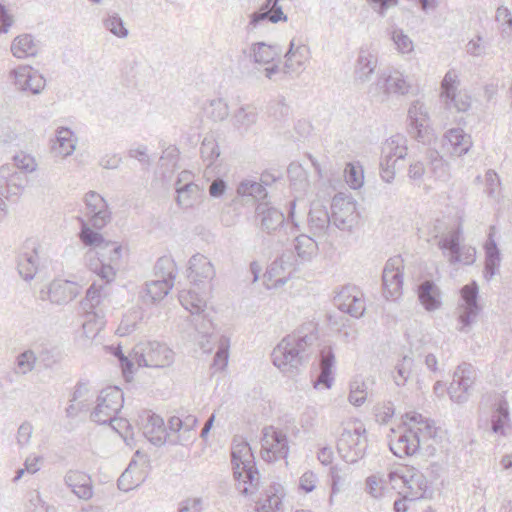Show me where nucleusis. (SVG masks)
Instances as JSON below:
<instances>
[{
    "mask_svg": "<svg viewBox=\"0 0 512 512\" xmlns=\"http://www.w3.org/2000/svg\"><path fill=\"white\" fill-rule=\"evenodd\" d=\"M480 311L481 307L460 305V312L458 315V322L460 324L459 330L462 332H468L472 324L476 322Z\"/></svg>",
    "mask_w": 512,
    "mask_h": 512,
    "instance_id": "09e8293b",
    "label": "nucleus"
},
{
    "mask_svg": "<svg viewBox=\"0 0 512 512\" xmlns=\"http://www.w3.org/2000/svg\"><path fill=\"white\" fill-rule=\"evenodd\" d=\"M80 292V286L75 282L67 280L53 281L48 290V298L51 303L57 305L67 304L72 301Z\"/></svg>",
    "mask_w": 512,
    "mask_h": 512,
    "instance_id": "cd10ccee",
    "label": "nucleus"
},
{
    "mask_svg": "<svg viewBox=\"0 0 512 512\" xmlns=\"http://www.w3.org/2000/svg\"><path fill=\"white\" fill-rule=\"evenodd\" d=\"M190 177V172L183 171L179 174L175 183L176 201L182 208L192 207L194 202L200 197V188L190 180Z\"/></svg>",
    "mask_w": 512,
    "mask_h": 512,
    "instance_id": "a878e982",
    "label": "nucleus"
},
{
    "mask_svg": "<svg viewBox=\"0 0 512 512\" xmlns=\"http://www.w3.org/2000/svg\"><path fill=\"white\" fill-rule=\"evenodd\" d=\"M376 89L383 92L385 96L405 95L409 91V84L399 71L382 72L375 83Z\"/></svg>",
    "mask_w": 512,
    "mask_h": 512,
    "instance_id": "393cba45",
    "label": "nucleus"
},
{
    "mask_svg": "<svg viewBox=\"0 0 512 512\" xmlns=\"http://www.w3.org/2000/svg\"><path fill=\"white\" fill-rule=\"evenodd\" d=\"M335 354L331 346H324L320 351L319 374L313 380L316 389H330L334 381Z\"/></svg>",
    "mask_w": 512,
    "mask_h": 512,
    "instance_id": "5701e85b",
    "label": "nucleus"
},
{
    "mask_svg": "<svg viewBox=\"0 0 512 512\" xmlns=\"http://www.w3.org/2000/svg\"><path fill=\"white\" fill-rule=\"evenodd\" d=\"M271 489L258 503L257 512H282V496L279 495L281 486L274 484Z\"/></svg>",
    "mask_w": 512,
    "mask_h": 512,
    "instance_id": "a18cd8bd",
    "label": "nucleus"
},
{
    "mask_svg": "<svg viewBox=\"0 0 512 512\" xmlns=\"http://www.w3.org/2000/svg\"><path fill=\"white\" fill-rule=\"evenodd\" d=\"M17 270L24 280H32L37 272L38 255L35 247L30 251L23 250L17 256Z\"/></svg>",
    "mask_w": 512,
    "mask_h": 512,
    "instance_id": "c9c22d12",
    "label": "nucleus"
},
{
    "mask_svg": "<svg viewBox=\"0 0 512 512\" xmlns=\"http://www.w3.org/2000/svg\"><path fill=\"white\" fill-rule=\"evenodd\" d=\"M188 271V277L194 282L201 281V279L212 278L215 274L211 262L200 253L194 254L190 258Z\"/></svg>",
    "mask_w": 512,
    "mask_h": 512,
    "instance_id": "72a5a7b5",
    "label": "nucleus"
},
{
    "mask_svg": "<svg viewBox=\"0 0 512 512\" xmlns=\"http://www.w3.org/2000/svg\"><path fill=\"white\" fill-rule=\"evenodd\" d=\"M96 259L89 260V269L95 273L101 281L110 284L114 281L116 270L113 266L122 256V246L117 242L106 241L100 250H96Z\"/></svg>",
    "mask_w": 512,
    "mask_h": 512,
    "instance_id": "39448f33",
    "label": "nucleus"
},
{
    "mask_svg": "<svg viewBox=\"0 0 512 512\" xmlns=\"http://www.w3.org/2000/svg\"><path fill=\"white\" fill-rule=\"evenodd\" d=\"M333 301L340 311L354 318L362 317L366 310L363 293L355 285L343 286L334 296Z\"/></svg>",
    "mask_w": 512,
    "mask_h": 512,
    "instance_id": "ddd939ff",
    "label": "nucleus"
},
{
    "mask_svg": "<svg viewBox=\"0 0 512 512\" xmlns=\"http://www.w3.org/2000/svg\"><path fill=\"white\" fill-rule=\"evenodd\" d=\"M36 361V353L31 349L25 350L16 357L15 372L21 375L31 372L35 367Z\"/></svg>",
    "mask_w": 512,
    "mask_h": 512,
    "instance_id": "de8ad7c7",
    "label": "nucleus"
},
{
    "mask_svg": "<svg viewBox=\"0 0 512 512\" xmlns=\"http://www.w3.org/2000/svg\"><path fill=\"white\" fill-rule=\"evenodd\" d=\"M485 193L494 198L496 196V191L500 186V179L498 174L494 170H488L485 174Z\"/></svg>",
    "mask_w": 512,
    "mask_h": 512,
    "instance_id": "e2e57ef3",
    "label": "nucleus"
},
{
    "mask_svg": "<svg viewBox=\"0 0 512 512\" xmlns=\"http://www.w3.org/2000/svg\"><path fill=\"white\" fill-rule=\"evenodd\" d=\"M485 425L491 433L499 437L506 438L512 434L509 404L504 397L498 396L495 398L492 404L490 420L486 419Z\"/></svg>",
    "mask_w": 512,
    "mask_h": 512,
    "instance_id": "2eb2a0df",
    "label": "nucleus"
},
{
    "mask_svg": "<svg viewBox=\"0 0 512 512\" xmlns=\"http://www.w3.org/2000/svg\"><path fill=\"white\" fill-rule=\"evenodd\" d=\"M236 125L247 129L257 121V113L253 110L247 111L246 108L241 107L234 115Z\"/></svg>",
    "mask_w": 512,
    "mask_h": 512,
    "instance_id": "052dcab7",
    "label": "nucleus"
},
{
    "mask_svg": "<svg viewBox=\"0 0 512 512\" xmlns=\"http://www.w3.org/2000/svg\"><path fill=\"white\" fill-rule=\"evenodd\" d=\"M229 358V340L222 338L219 347L215 353L211 366L215 370H224L228 364Z\"/></svg>",
    "mask_w": 512,
    "mask_h": 512,
    "instance_id": "6e6d98bb",
    "label": "nucleus"
},
{
    "mask_svg": "<svg viewBox=\"0 0 512 512\" xmlns=\"http://www.w3.org/2000/svg\"><path fill=\"white\" fill-rule=\"evenodd\" d=\"M33 433V425L28 422L24 421L17 430V444L20 447H24L29 444L31 436Z\"/></svg>",
    "mask_w": 512,
    "mask_h": 512,
    "instance_id": "69168bd1",
    "label": "nucleus"
},
{
    "mask_svg": "<svg viewBox=\"0 0 512 512\" xmlns=\"http://www.w3.org/2000/svg\"><path fill=\"white\" fill-rule=\"evenodd\" d=\"M14 165L23 174L34 171L36 167L35 160L29 155L14 156Z\"/></svg>",
    "mask_w": 512,
    "mask_h": 512,
    "instance_id": "338daca9",
    "label": "nucleus"
},
{
    "mask_svg": "<svg viewBox=\"0 0 512 512\" xmlns=\"http://www.w3.org/2000/svg\"><path fill=\"white\" fill-rule=\"evenodd\" d=\"M412 365L413 359L408 356H404L397 363L395 366L396 375H394V381L397 386H404L407 383L410 377Z\"/></svg>",
    "mask_w": 512,
    "mask_h": 512,
    "instance_id": "864d4df0",
    "label": "nucleus"
},
{
    "mask_svg": "<svg viewBox=\"0 0 512 512\" xmlns=\"http://www.w3.org/2000/svg\"><path fill=\"white\" fill-rule=\"evenodd\" d=\"M315 339L314 334L302 331L287 335L271 353L273 364L284 373H294L309 360V347Z\"/></svg>",
    "mask_w": 512,
    "mask_h": 512,
    "instance_id": "f257e3e1",
    "label": "nucleus"
},
{
    "mask_svg": "<svg viewBox=\"0 0 512 512\" xmlns=\"http://www.w3.org/2000/svg\"><path fill=\"white\" fill-rule=\"evenodd\" d=\"M8 168L1 167V190L8 196L18 195L24 189L27 182L26 175L22 172L8 173Z\"/></svg>",
    "mask_w": 512,
    "mask_h": 512,
    "instance_id": "58836bf2",
    "label": "nucleus"
},
{
    "mask_svg": "<svg viewBox=\"0 0 512 512\" xmlns=\"http://www.w3.org/2000/svg\"><path fill=\"white\" fill-rule=\"evenodd\" d=\"M408 133L421 143L429 141L428 114L424 104L416 101L408 110Z\"/></svg>",
    "mask_w": 512,
    "mask_h": 512,
    "instance_id": "6ab92c4d",
    "label": "nucleus"
},
{
    "mask_svg": "<svg viewBox=\"0 0 512 512\" xmlns=\"http://www.w3.org/2000/svg\"><path fill=\"white\" fill-rule=\"evenodd\" d=\"M282 48L280 45H271L265 42L253 43L249 50V56L257 64H268L280 56Z\"/></svg>",
    "mask_w": 512,
    "mask_h": 512,
    "instance_id": "e433bc0d",
    "label": "nucleus"
},
{
    "mask_svg": "<svg viewBox=\"0 0 512 512\" xmlns=\"http://www.w3.org/2000/svg\"><path fill=\"white\" fill-rule=\"evenodd\" d=\"M168 279H158L146 283L143 299L145 302L156 303L162 300L173 287L175 275L168 272Z\"/></svg>",
    "mask_w": 512,
    "mask_h": 512,
    "instance_id": "2f4dec72",
    "label": "nucleus"
},
{
    "mask_svg": "<svg viewBox=\"0 0 512 512\" xmlns=\"http://www.w3.org/2000/svg\"><path fill=\"white\" fill-rule=\"evenodd\" d=\"M501 263V253L496 242L490 238L485 245V263L483 276L490 281L498 272Z\"/></svg>",
    "mask_w": 512,
    "mask_h": 512,
    "instance_id": "4c0bfd02",
    "label": "nucleus"
},
{
    "mask_svg": "<svg viewBox=\"0 0 512 512\" xmlns=\"http://www.w3.org/2000/svg\"><path fill=\"white\" fill-rule=\"evenodd\" d=\"M462 306H474L481 307L478 303L479 298V285L473 280L470 283L464 285L461 290Z\"/></svg>",
    "mask_w": 512,
    "mask_h": 512,
    "instance_id": "3c124183",
    "label": "nucleus"
},
{
    "mask_svg": "<svg viewBox=\"0 0 512 512\" xmlns=\"http://www.w3.org/2000/svg\"><path fill=\"white\" fill-rule=\"evenodd\" d=\"M237 193L242 197L248 196L254 198L255 200H263L268 195L263 184L254 180L241 181L238 185Z\"/></svg>",
    "mask_w": 512,
    "mask_h": 512,
    "instance_id": "49530a36",
    "label": "nucleus"
},
{
    "mask_svg": "<svg viewBox=\"0 0 512 512\" xmlns=\"http://www.w3.org/2000/svg\"><path fill=\"white\" fill-rule=\"evenodd\" d=\"M383 296L395 300L403 292V260L400 256L389 258L382 272Z\"/></svg>",
    "mask_w": 512,
    "mask_h": 512,
    "instance_id": "1a4fd4ad",
    "label": "nucleus"
},
{
    "mask_svg": "<svg viewBox=\"0 0 512 512\" xmlns=\"http://www.w3.org/2000/svg\"><path fill=\"white\" fill-rule=\"evenodd\" d=\"M310 50L307 45H296L294 39L290 41L288 51L285 53L283 70L285 73L298 71L309 59Z\"/></svg>",
    "mask_w": 512,
    "mask_h": 512,
    "instance_id": "7c9ffc66",
    "label": "nucleus"
},
{
    "mask_svg": "<svg viewBox=\"0 0 512 512\" xmlns=\"http://www.w3.org/2000/svg\"><path fill=\"white\" fill-rule=\"evenodd\" d=\"M261 455L265 461H277L288 456L289 446L286 434L272 426L263 429Z\"/></svg>",
    "mask_w": 512,
    "mask_h": 512,
    "instance_id": "9d476101",
    "label": "nucleus"
},
{
    "mask_svg": "<svg viewBox=\"0 0 512 512\" xmlns=\"http://www.w3.org/2000/svg\"><path fill=\"white\" fill-rule=\"evenodd\" d=\"M458 76L454 71H448L441 83V96L448 109L455 108L458 112H466L471 106V98L466 93L457 92Z\"/></svg>",
    "mask_w": 512,
    "mask_h": 512,
    "instance_id": "dca6fc26",
    "label": "nucleus"
},
{
    "mask_svg": "<svg viewBox=\"0 0 512 512\" xmlns=\"http://www.w3.org/2000/svg\"><path fill=\"white\" fill-rule=\"evenodd\" d=\"M419 430V449L417 452L424 456H434L437 451V429L433 422H426V431Z\"/></svg>",
    "mask_w": 512,
    "mask_h": 512,
    "instance_id": "37998d69",
    "label": "nucleus"
},
{
    "mask_svg": "<svg viewBox=\"0 0 512 512\" xmlns=\"http://www.w3.org/2000/svg\"><path fill=\"white\" fill-rule=\"evenodd\" d=\"M377 67V57L368 49L361 48L356 60L354 76L361 83L367 82Z\"/></svg>",
    "mask_w": 512,
    "mask_h": 512,
    "instance_id": "473e14b6",
    "label": "nucleus"
},
{
    "mask_svg": "<svg viewBox=\"0 0 512 512\" xmlns=\"http://www.w3.org/2000/svg\"><path fill=\"white\" fill-rule=\"evenodd\" d=\"M411 467L399 466L389 470L387 477L393 488H396V484L399 482L404 486L408 481V475L410 474Z\"/></svg>",
    "mask_w": 512,
    "mask_h": 512,
    "instance_id": "680f3d73",
    "label": "nucleus"
},
{
    "mask_svg": "<svg viewBox=\"0 0 512 512\" xmlns=\"http://www.w3.org/2000/svg\"><path fill=\"white\" fill-rule=\"evenodd\" d=\"M407 480L404 487L407 489L405 491V497L409 499V501L431 499L433 497L434 491L424 473L411 467Z\"/></svg>",
    "mask_w": 512,
    "mask_h": 512,
    "instance_id": "4be33fe9",
    "label": "nucleus"
},
{
    "mask_svg": "<svg viewBox=\"0 0 512 512\" xmlns=\"http://www.w3.org/2000/svg\"><path fill=\"white\" fill-rule=\"evenodd\" d=\"M123 402L124 394L119 387L111 386L101 390L97 397V405L91 412V420L101 425L110 424L114 430L118 431L113 423L123 407Z\"/></svg>",
    "mask_w": 512,
    "mask_h": 512,
    "instance_id": "20e7f679",
    "label": "nucleus"
},
{
    "mask_svg": "<svg viewBox=\"0 0 512 512\" xmlns=\"http://www.w3.org/2000/svg\"><path fill=\"white\" fill-rule=\"evenodd\" d=\"M105 28L119 38H125L128 36V30L124 25V21L118 14L108 16L104 20Z\"/></svg>",
    "mask_w": 512,
    "mask_h": 512,
    "instance_id": "13d9d810",
    "label": "nucleus"
},
{
    "mask_svg": "<svg viewBox=\"0 0 512 512\" xmlns=\"http://www.w3.org/2000/svg\"><path fill=\"white\" fill-rule=\"evenodd\" d=\"M204 110L206 115L213 121H222L229 115L228 105L221 98L211 100Z\"/></svg>",
    "mask_w": 512,
    "mask_h": 512,
    "instance_id": "8fccbe9b",
    "label": "nucleus"
},
{
    "mask_svg": "<svg viewBox=\"0 0 512 512\" xmlns=\"http://www.w3.org/2000/svg\"><path fill=\"white\" fill-rule=\"evenodd\" d=\"M200 153L203 160L210 166L220 155L219 146L214 139L205 138L201 144Z\"/></svg>",
    "mask_w": 512,
    "mask_h": 512,
    "instance_id": "bf43d9fd",
    "label": "nucleus"
},
{
    "mask_svg": "<svg viewBox=\"0 0 512 512\" xmlns=\"http://www.w3.org/2000/svg\"><path fill=\"white\" fill-rule=\"evenodd\" d=\"M198 419L194 415L172 416L168 420V429L170 430L169 444L176 446H186L196 439L195 427Z\"/></svg>",
    "mask_w": 512,
    "mask_h": 512,
    "instance_id": "9b49d317",
    "label": "nucleus"
},
{
    "mask_svg": "<svg viewBox=\"0 0 512 512\" xmlns=\"http://www.w3.org/2000/svg\"><path fill=\"white\" fill-rule=\"evenodd\" d=\"M393 41L396 44L398 50L402 53H408L413 50V43L411 39L403 33L402 30L394 31Z\"/></svg>",
    "mask_w": 512,
    "mask_h": 512,
    "instance_id": "0e129e2a",
    "label": "nucleus"
},
{
    "mask_svg": "<svg viewBox=\"0 0 512 512\" xmlns=\"http://www.w3.org/2000/svg\"><path fill=\"white\" fill-rule=\"evenodd\" d=\"M367 447L366 429L361 423L343 428L337 439V451L346 463H356L362 459Z\"/></svg>",
    "mask_w": 512,
    "mask_h": 512,
    "instance_id": "7ed1b4c3",
    "label": "nucleus"
},
{
    "mask_svg": "<svg viewBox=\"0 0 512 512\" xmlns=\"http://www.w3.org/2000/svg\"><path fill=\"white\" fill-rule=\"evenodd\" d=\"M202 499L188 498L179 503L178 512H201Z\"/></svg>",
    "mask_w": 512,
    "mask_h": 512,
    "instance_id": "774afa93",
    "label": "nucleus"
},
{
    "mask_svg": "<svg viewBox=\"0 0 512 512\" xmlns=\"http://www.w3.org/2000/svg\"><path fill=\"white\" fill-rule=\"evenodd\" d=\"M419 443V430L409 427L390 439L389 448L395 456L402 458L417 453Z\"/></svg>",
    "mask_w": 512,
    "mask_h": 512,
    "instance_id": "412c9836",
    "label": "nucleus"
},
{
    "mask_svg": "<svg viewBox=\"0 0 512 512\" xmlns=\"http://www.w3.org/2000/svg\"><path fill=\"white\" fill-rule=\"evenodd\" d=\"M105 285H107L105 282L104 284H98L94 281L87 289L85 298L80 302V307L85 313L87 320L89 322L94 321L95 324L100 326L104 324V312L102 309H99V305L106 296L104 291Z\"/></svg>",
    "mask_w": 512,
    "mask_h": 512,
    "instance_id": "a211bd4d",
    "label": "nucleus"
},
{
    "mask_svg": "<svg viewBox=\"0 0 512 512\" xmlns=\"http://www.w3.org/2000/svg\"><path fill=\"white\" fill-rule=\"evenodd\" d=\"M39 43L31 34L19 35L13 40L11 51L17 58L35 56L39 51Z\"/></svg>",
    "mask_w": 512,
    "mask_h": 512,
    "instance_id": "a19ab883",
    "label": "nucleus"
},
{
    "mask_svg": "<svg viewBox=\"0 0 512 512\" xmlns=\"http://www.w3.org/2000/svg\"><path fill=\"white\" fill-rule=\"evenodd\" d=\"M14 74V83L21 91L36 95L45 87L44 77L30 66H22L15 70Z\"/></svg>",
    "mask_w": 512,
    "mask_h": 512,
    "instance_id": "b1692460",
    "label": "nucleus"
},
{
    "mask_svg": "<svg viewBox=\"0 0 512 512\" xmlns=\"http://www.w3.org/2000/svg\"><path fill=\"white\" fill-rule=\"evenodd\" d=\"M476 373L474 367L466 362L458 365L453 373V381L447 388L450 399L457 403H464L468 400L469 389L474 384Z\"/></svg>",
    "mask_w": 512,
    "mask_h": 512,
    "instance_id": "f8f14e48",
    "label": "nucleus"
},
{
    "mask_svg": "<svg viewBox=\"0 0 512 512\" xmlns=\"http://www.w3.org/2000/svg\"><path fill=\"white\" fill-rule=\"evenodd\" d=\"M231 466L239 493L244 496L256 493L259 489L260 473L248 442L236 443L234 440L231 449Z\"/></svg>",
    "mask_w": 512,
    "mask_h": 512,
    "instance_id": "f03ea898",
    "label": "nucleus"
},
{
    "mask_svg": "<svg viewBox=\"0 0 512 512\" xmlns=\"http://www.w3.org/2000/svg\"><path fill=\"white\" fill-rule=\"evenodd\" d=\"M52 149L61 156H69L74 152L75 141L70 128L60 127L57 130Z\"/></svg>",
    "mask_w": 512,
    "mask_h": 512,
    "instance_id": "c03bdc74",
    "label": "nucleus"
},
{
    "mask_svg": "<svg viewBox=\"0 0 512 512\" xmlns=\"http://www.w3.org/2000/svg\"><path fill=\"white\" fill-rule=\"evenodd\" d=\"M179 301L181 305L194 317L192 322L195 321V329L200 333L207 334L212 323L207 319V315L204 313L206 301L196 292L191 290L181 291L179 293Z\"/></svg>",
    "mask_w": 512,
    "mask_h": 512,
    "instance_id": "f3484780",
    "label": "nucleus"
},
{
    "mask_svg": "<svg viewBox=\"0 0 512 512\" xmlns=\"http://www.w3.org/2000/svg\"><path fill=\"white\" fill-rule=\"evenodd\" d=\"M345 180L351 189H359L364 183V172L361 166L349 163L345 169Z\"/></svg>",
    "mask_w": 512,
    "mask_h": 512,
    "instance_id": "603ef678",
    "label": "nucleus"
},
{
    "mask_svg": "<svg viewBox=\"0 0 512 512\" xmlns=\"http://www.w3.org/2000/svg\"><path fill=\"white\" fill-rule=\"evenodd\" d=\"M332 223L340 230L352 231L357 224L356 202L351 198L335 195L331 203Z\"/></svg>",
    "mask_w": 512,
    "mask_h": 512,
    "instance_id": "4468645a",
    "label": "nucleus"
},
{
    "mask_svg": "<svg viewBox=\"0 0 512 512\" xmlns=\"http://www.w3.org/2000/svg\"><path fill=\"white\" fill-rule=\"evenodd\" d=\"M77 221L80 224L79 239L85 245L93 247L97 250L102 248V245L106 243L103 235L99 230L93 228L84 217H77Z\"/></svg>",
    "mask_w": 512,
    "mask_h": 512,
    "instance_id": "79ce46f5",
    "label": "nucleus"
},
{
    "mask_svg": "<svg viewBox=\"0 0 512 512\" xmlns=\"http://www.w3.org/2000/svg\"><path fill=\"white\" fill-rule=\"evenodd\" d=\"M332 223L330 215L325 206L320 203H313L308 213V226L314 237L324 236Z\"/></svg>",
    "mask_w": 512,
    "mask_h": 512,
    "instance_id": "c756f323",
    "label": "nucleus"
},
{
    "mask_svg": "<svg viewBox=\"0 0 512 512\" xmlns=\"http://www.w3.org/2000/svg\"><path fill=\"white\" fill-rule=\"evenodd\" d=\"M293 247L297 257L300 258L302 262H310L317 255L319 249L317 240L305 233H300L295 236Z\"/></svg>",
    "mask_w": 512,
    "mask_h": 512,
    "instance_id": "f704fd0d",
    "label": "nucleus"
},
{
    "mask_svg": "<svg viewBox=\"0 0 512 512\" xmlns=\"http://www.w3.org/2000/svg\"><path fill=\"white\" fill-rule=\"evenodd\" d=\"M417 296L426 311L432 312L442 305L441 291L433 280L425 279L417 285Z\"/></svg>",
    "mask_w": 512,
    "mask_h": 512,
    "instance_id": "c85d7f7f",
    "label": "nucleus"
},
{
    "mask_svg": "<svg viewBox=\"0 0 512 512\" xmlns=\"http://www.w3.org/2000/svg\"><path fill=\"white\" fill-rule=\"evenodd\" d=\"M397 159L391 156V152H387L381 158L380 161V175L383 181L391 183L395 177V165Z\"/></svg>",
    "mask_w": 512,
    "mask_h": 512,
    "instance_id": "4d7b16f0",
    "label": "nucleus"
},
{
    "mask_svg": "<svg viewBox=\"0 0 512 512\" xmlns=\"http://www.w3.org/2000/svg\"><path fill=\"white\" fill-rule=\"evenodd\" d=\"M445 138L452 147L451 153L457 156L468 153L472 146L471 136L465 133L462 128L449 129Z\"/></svg>",
    "mask_w": 512,
    "mask_h": 512,
    "instance_id": "ea45409f",
    "label": "nucleus"
},
{
    "mask_svg": "<svg viewBox=\"0 0 512 512\" xmlns=\"http://www.w3.org/2000/svg\"><path fill=\"white\" fill-rule=\"evenodd\" d=\"M462 231L460 228L450 231L441 237L438 246L447 257L450 265L462 263L472 265L476 260V249L462 244Z\"/></svg>",
    "mask_w": 512,
    "mask_h": 512,
    "instance_id": "0eeeda50",
    "label": "nucleus"
},
{
    "mask_svg": "<svg viewBox=\"0 0 512 512\" xmlns=\"http://www.w3.org/2000/svg\"><path fill=\"white\" fill-rule=\"evenodd\" d=\"M83 215L88 224L97 230L104 228L111 220V211L106 200L97 192L89 191L84 196Z\"/></svg>",
    "mask_w": 512,
    "mask_h": 512,
    "instance_id": "6e6552de",
    "label": "nucleus"
},
{
    "mask_svg": "<svg viewBox=\"0 0 512 512\" xmlns=\"http://www.w3.org/2000/svg\"><path fill=\"white\" fill-rule=\"evenodd\" d=\"M256 218L260 221L261 230L267 234L274 233L286 221L283 212L268 203H259L256 207Z\"/></svg>",
    "mask_w": 512,
    "mask_h": 512,
    "instance_id": "bb28decb",
    "label": "nucleus"
},
{
    "mask_svg": "<svg viewBox=\"0 0 512 512\" xmlns=\"http://www.w3.org/2000/svg\"><path fill=\"white\" fill-rule=\"evenodd\" d=\"M133 359L139 367L164 368L174 361V352L159 342L141 343L133 349Z\"/></svg>",
    "mask_w": 512,
    "mask_h": 512,
    "instance_id": "423d86ee",
    "label": "nucleus"
},
{
    "mask_svg": "<svg viewBox=\"0 0 512 512\" xmlns=\"http://www.w3.org/2000/svg\"><path fill=\"white\" fill-rule=\"evenodd\" d=\"M141 420L143 435L151 444L157 447L165 443L169 444L170 430L168 429V425L165 426L161 416L148 412L146 417H142Z\"/></svg>",
    "mask_w": 512,
    "mask_h": 512,
    "instance_id": "aec40b11",
    "label": "nucleus"
},
{
    "mask_svg": "<svg viewBox=\"0 0 512 512\" xmlns=\"http://www.w3.org/2000/svg\"><path fill=\"white\" fill-rule=\"evenodd\" d=\"M62 360V352L56 348H43L37 355V361L45 368H52Z\"/></svg>",
    "mask_w": 512,
    "mask_h": 512,
    "instance_id": "5fc2aeb1",
    "label": "nucleus"
}]
</instances>
